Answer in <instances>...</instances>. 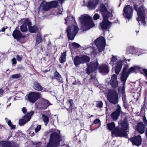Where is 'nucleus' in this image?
Wrapping results in <instances>:
<instances>
[{
	"label": "nucleus",
	"instance_id": "obj_49",
	"mask_svg": "<svg viewBox=\"0 0 147 147\" xmlns=\"http://www.w3.org/2000/svg\"><path fill=\"white\" fill-rule=\"evenodd\" d=\"M143 120L144 124L145 125V126H146L147 125V120L145 115H144Z\"/></svg>",
	"mask_w": 147,
	"mask_h": 147
},
{
	"label": "nucleus",
	"instance_id": "obj_3",
	"mask_svg": "<svg viewBox=\"0 0 147 147\" xmlns=\"http://www.w3.org/2000/svg\"><path fill=\"white\" fill-rule=\"evenodd\" d=\"M79 20L82 24V27L86 30L95 26L91 18L88 15H82L79 18Z\"/></svg>",
	"mask_w": 147,
	"mask_h": 147
},
{
	"label": "nucleus",
	"instance_id": "obj_31",
	"mask_svg": "<svg viewBox=\"0 0 147 147\" xmlns=\"http://www.w3.org/2000/svg\"><path fill=\"white\" fill-rule=\"evenodd\" d=\"M31 129H34L35 131L37 132L40 130L41 128V126L40 125H38L35 124V123H34L31 125Z\"/></svg>",
	"mask_w": 147,
	"mask_h": 147
},
{
	"label": "nucleus",
	"instance_id": "obj_46",
	"mask_svg": "<svg viewBox=\"0 0 147 147\" xmlns=\"http://www.w3.org/2000/svg\"><path fill=\"white\" fill-rule=\"evenodd\" d=\"M100 18V15L97 13H96L94 14L93 16V19L94 20H97Z\"/></svg>",
	"mask_w": 147,
	"mask_h": 147
},
{
	"label": "nucleus",
	"instance_id": "obj_7",
	"mask_svg": "<svg viewBox=\"0 0 147 147\" xmlns=\"http://www.w3.org/2000/svg\"><path fill=\"white\" fill-rule=\"evenodd\" d=\"M107 98L111 103L116 104L118 102V96L115 90H110L107 94Z\"/></svg>",
	"mask_w": 147,
	"mask_h": 147
},
{
	"label": "nucleus",
	"instance_id": "obj_41",
	"mask_svg": "<svg viewBox=\"0 0 147 147\" xmlns=\"http://www.w3.org/2000/svg\"><path fill=\"white\" fill-rule=\"evenodd\" d=\"M50 3L51 4V7H53L52 8H55L58 4L57 2L56 1H54Z\"/></svg>",
	"mask_w": 147,
	"mask_h": 147
},
{
	"label": "nucleus",
	"instance_id": "obj_13",
	"mask_svg": "<svg viewBox=\"0 0 147 147\" xmlns=\"http://www.w3.org/2000/svg\"><path fill=\"white\" fill-rule=\"evenodd\" d=\"M41 96V94L39 93L32 92L28 95V100L31 102L34 103Z\"/></svg>",
	"mask_w": 147,
	"mask_h": 147
},
{
	"label": "nucleus",
	"instance_id": "obj_22",
	"mask_svg": "<svg viewBox=\"0 0 147 147\" xmlns=\"http://www.w3.org/2000/svg\"><path fill=\"white\" fill-rule=\"evenodd\" d=\"M0 144L3 147H15L13 142L1 141H0Z\"/></svg>",
	"mask_w": 147,
	"mask_h": 147
},
{
	"label": "nucleus",
	"instance_id": "obj_18",
	"mask_svg": "<svg viewBox=\"0 0 147 147\" xmlns=\"http://www.w3.org/2000/svg\"><path fill=\"white\" fill-rule=\"evenodd\" d=\"M117 60V58L113 55L112 56V57L111 59V61L110 63L113 66H114L116 63H117L116 66H115L113 67H115V72L116 74H118L119 72V65L118 63V61H116Z\"/></svg>",
	"mask_w": 147,
	"mask_h": 147
},
{
	"label": "nucleus",
	"instance_id": "obj_57",
	"mask_svg": "<svg viewBox=\"0 0 147 147\" xmlns=\"http://www.w3.org/2000/svg\"><path fill=\"white\" fill-rule=\"evenodd\" d=\"M147 106V103L145 101L144 102V104L143 105V107H144L145 108H146V107Z\"/></svg>",
	"mask_w": 147,
	"mask_h": 147
},
{
	"label": "nucleus",
	"instance_id": "obj_45",
	"mask_svg": "<svg viewBox=\"0 0 147 147\" xmlns=\"http://www.w3.org/2000/svg\"><path fill=\"white\" fill-rule=\"evenodd\" d=\"M20 76V75L19 74H17L13 75L12 76V77L13 79H17Z\"/></svg>",
	"mask_w": 147,
	"mask_h": 147
},
{
	"label": "nucleus",
	"instance_id": "obj_6",
	"mask_svg": "<svg viewBox=\"0 0 147 147\" xmlns=\"http://www.w3.org/2000/svg\"><path fill=\"white\" fill-rule=\"evenodd\" d=\"M78 30V28L76 25L69 26L66 31L69 39L73 40Z\"/></svg>",
	"mask_w": 147,
	"mask_h": 147
},
{
	"label": "nucleus",
	"instance_id": "obj_16",
	"mask_svg": "<svg viewBox=\"0 0 147 147\" xmlns=\"http://www.w3.org/2000/svg\"><path fill=\"white\" fill-rule=\"evenodd\" d=\"M33 113V112L31 111L27 115L24 116L22 119L20 120L19 121V124L22 125L26 123L27 122L29 121L30 120Z\"/></svg>",
	"mask_w": 147,
	"mask_h": 147
},
{
	"label": "nucleus",
	"instance_id": "obj_24",
	"mask_svg": "<svg viewBox=\"0 0 147 147\" xmlns=\"http://www.w3.org/2000/svg\"><path fill=\"white\" fill-rule=\"evenodd\" d=\"M119 115V108H118L117 110L113 112L111 115V116L114 121L116 120L118 118Z\"/></svg>",
	"mask_w": 147,
	"mask_h": 147
},
{
	"label": "nucleus",
	"instance_id": "obj_60",
	"mask_svg": "<svg viewBox=\"0 0 147 147\" xmlns=\"http://www.w3.org/2000/svg\"><path fill=\"white\" fill-rule=\"evenodd\" d=\"M30 134L31 136H33L34 135V133L33 132L31 131L30 133Z\"/></svg>",
	"mask_w": 147,
	"mask_h": 147
},
{
	"label": "nucleus",
	"instance_id": "obj_44",
	"mask_svg": "<svg viewBox=\"0 0 147 147\" xmlns=\"http://www.w3.org/2000/svg\"><path fill=\"white\" fill-rule=\"evenodd\" d=\"M72 45L75 49H77L79 48L80 46L79 44L76 42H73L72 43Z\"/></svg>",
	"mask_w": 147,
	"mask_h": 147
},
{
	"label": "nucleus",
	"instance_id": "obj_38",
	"mask_svg": "<svg viewBox=\"0 0 147 147\" xmlns=\"http://www.w3.org/2000/svg\"><path fill=\"white\" fill-rule=\"evenodd\" d=\"M107 128L110 130H112L115 127V125L114 122L108 124L107 125Z\"/></svg>",
	"mask_w": 147,
	"mask_h": 147
},
{
	"label": "nucleus",
	"instance_id": "obj_40",
	"mask_svg": "<svg viewBox=\"0 0 147 147\" xmlns=\"http://www.w3.org/2000/svg\"><path fill=\"white\" fill-rule=\"evenodd\" d=\"M54 78L55 79L57 80H59L61 78V77L60 74L57 71H56L54 73Z\"/></svg>",
	"mask_w": 147,
	"mask_h": 147
},
{
	"label": "nucleus",
	"instance_id": "obj_35",
	"mask_svg": "<svg viewBox=\"0 0 147 147\" xmlns=\"http://www.w3.org/2000/svg\"><path fill=\"white\" fill-rule=\"evenodd\" d=\"M41 118L44 121L45 125H47L49 121V117L45 115H42Z\"/></svg>",
	"mask_w": 147,
	"mask_h": 147
},
{
	"label": "nucleus",
	"instance_id": "obj_1",
	"mask_svg": "<svg viewBox=\"0 0 147 147\" xmlns=\"http://www.w3.org/2000/svg\"><path fill=\"white\" fill-rule=\"evenodd\" d=\"M123 65L124 67L121 71V76L120 77V80L122 83L120 85V97L121 95L123 106L125 109L128 110L129 108V106L126 98L125 92V83L126 80L129 75L131 73H135L136 74L140 72V73L142 74L143 69L142 68L138 66H134L130 67L127 71L129 68V65L127 63L126 59H125L123 60L120 59V71Z\"/></svg>",
	"mask_w": 147,
	"mask_h": 147
},
{
	"label": "nucleus",
	"instance_id": "obj_8",
	"mask_svg": "<svg viewBox=\"0 0 147 147\" xmlns=\"http://www.w3.org/2000/svg\"><path fill=\"white\" fill-rule=\"evenodd\" d=\"M90 58L88 56L84 55L76 56L74 59L75 65L77 66L78 65L87 62L89 61Z\"/></svg>",
	"mask_w": 147,
	"mask_h": 147
},
{
	"label": "nucleus",
	"instance_id": "obj_15",
	"mask_svg": "<svg viewBox=\"0 0 147 147\" xmlns=\"http://www.w3.org/2000/svg\"><path fill=\"white\" fill-rule=\"evenodd\" d=\"M130 140L132 143L133 145L138 146L141 144L142 141L141 136L140 135L137 136H134L130 138Z\"/></svg>",
	"mask_w": 147,
	"mask_h": 147
},
{
	"label": "nucleus",
	"instance_id": "obj_29",
	"mask_svg": "<svg viewBox=\"0 0 147 147\" xmlns=\"http://www.w3.org/2000/svg\"><path fill=\"white\" fill-rule=\"evenodd\" d=\"M33 88L37 91H41L43 89V88L40 85L39 83L35 82L33 84Z\"/></svg>",
	"mask_w": 147,
	"mask_h": 147
},
{
	"label": "nucleus",
	"instance_id": "obj_43",
	"mask_svg": "<svg viewBox=\"0 0 147 147\" xmlns=\"http://www.w3.org/2000/svg\"><path fill=\"white\" fill-rule=\"evenodd\" d=\"M7 124L9 126H10L12 129H14L15 127V125H13L11 121L10 120L8 121L7 122Z\"/></svg>",
	"mask_w": 147,
	"mask_h": 147
},
{
	"label": "nucleus",
	"instance_id": "obj_48",
	"mask_svg": "<svg viewBox=\"0 0 147 147\" xmlns=\"http://www.w3.org/2000/svg\"><path fill=\"white\" fill-rule=\"evenodd\" d=\"M73 84L80 85L82 84V83L81 82L78 80H76L75 82H74Z\"/></svg>",
	"mask_w": 147,
	"mask_h": 147
},
{
	"label": "nucleus",
	"instance_id": "obj_19",
	"mask_svg": "<svg viewBox=\"0 0 147 147\" xmlns=\"http://www.w3.org/2000/svg\"><path fill=\"white\" fill-rule=\"evenodd\" d=\"M98 0H90L88 2L87 7L90 10L95 9L98 3Z\"/></svg>",
	"mask_w": 147,
	"mask_h": 147
},
{
	"label": "nucleus",
	"instance_id": "obj_42",
	"mask_svg": "<svg viewBox=\"0 0 147 147\" xmlns=\"http://www.w3.org/2000/svg\"><path fill=\"white\" fill-rule=\"evenodd\" d=\"M103 103L101 101L96 102V107L98 108H101L102 107Z\"/></svg>",
	"mask_w": 147,
	"mask_h": 147
},
{
	"label": "nucleus",
	"instance_id": "obj_64",
	"mask_svg": "<svg viewBox=\"0 0 147 147\" xmlns=\"http://www.w3.org/2000/svg\"><path fill=\"white\" fill-rule=\"evenodd\" d=\"M11 98V97H10L8 99V100H10V99Z\"/></svg>",
	"mask_w": 147,
	"mask_h": 147
},
{
	"label": "nucleus",
	"instance_id": "obj_61",
	"mask_svg": "<svg viewBox=\"0 0 147 147\" xmlns=\"http://www.w3.org/2000/svg\"><path fill=\"white\" fill-rule=\"evenodd\" d=\"M58 0L61 2V4H62L63 2H64L65 0Z\"/></svg>",
	"mask_w": 147,
	"mask_h": 147
},
{
	"label": "nucleus",
	"instance_id": "obj_9",
	"mask_svg": "<svg viewBox=\"0 0 147 147\" xmlns=\"http://www.w3.org/2000/svg\"><path fill=\"white\" fill-rule=\"evenodd\" d=\"M95 43L100 52L104 51L105 49V41L103 37H101L95 41Z\"/></svg>",
	"mask_w": 147,
	"mask_h": 147
},
{
	"label": "nucleus",
	"instance_id": "obj_34",
	"mask_svg": "<svg viewBox=\"0 0 147 147\" xmlns=\"http://www.w3.org/2000/svg\"><path fill=\"white\" fill-rule=\"evenodd\" d=\"M136 49L134 47L130 46L127 49V52L129 54H133L136 53Z\"/></svg>",
	"mask_w": 147,
	"mask_h": 147
},
{
	"label": "nucleus",
	"instance_id": "obj_33",
	"mask_svg": "<svg viewBox=\"0 0 147 147\" xmlns=\"http://www.w3.org/2000/svg\"><path fill=\"white\" fill-rule=\"evenodd\" d=\"M66 52H64L62 54L60 58L59 59L60 62L61 63H63L66 60Z\"/></svg>",
	"mask_w": 147,
	"mask_h": 147
},
{
	"label": "nucleus",
	"instance_id": "obj_11",
	"mask_svg": "<svg viewBox=\"0 0 147 147\" xmlns=\"http://www.w3.org/2000/svg\"><path fill=\"white\" fill-rule=\"evenodd\" d=\"M110 17L103 18L102 22L100 23V26L103 31L105 32L107 30H109L110 27L112 24V23L110 22L108 18Z\"/></svg>",
	"mask_w": 147,
	"mask_h": 147
},
{
	"label": "nucleus",
	"instance_id": "obj_62",
	"mask_svg": "<svg viewBox=\"0 0 147 147\" xmlns=\"http://www.w3.org/2000/svg\"><path fill=\"white\" fill-rule=\"evenodd\" d=\"M146 138H147V128L146 132Z\"/></svg>",
	"mask_w": 147,
	"mask_h": 147
},
{
	"label": "nucleus",
	"instance_id": "obj_4",
	"mask_svg": "<svg viewBox=\"0 0 147 147\" xmlns=\"http://www.w3.org/2000/svg\"><path fill=\"white\" fill-rule=\"evenodd\" d=\"M62 140L61 136L56 132L53 133L50 137V140L46 147H56L58 146Z\"/></svg>",
	"mask_w": 147,
	"mask_h": 147
},
{
	"label": "nucleus",
	"instance_id": "obj_63",
	"mask_svg": "<svg viewBox=\"0 0 147 147\" xmlns=\"http://www.w3.org/2000/svg\"><path fill=\"white\" fill-rule=\"evenodd\" d=\"M48 71V70H45V72H47Z\"/></svg>",
	"mask_w": 147,
	"mask_h": 147
},
{
	"label": "nucleus",
	"instance_id": "obj_10",
	"mask_svg": "<svg viewBox=\"0 0 147 147\" xmlns=\"http://www.w3.org/2000/svg\"><path fill=\"white\" fill-rule=\"evenodd\" d=\"M87 65L88 67L86 73L88 74L96 70L98 66V64L97 60L88 63Z\"/></svg>",
	"mask_w": 147,
	"mask_h": 147
},
{
	"label": "nucleus",
	"instance_id": "obj_20",
	"mask_svg": "<svg viewBox=\"0 0 147 147\" xmlns=\"http://www.w3.org/2000/svg\"><path fill=\"white\" fill-rule=\"evenodd\" d=\"M111 84L112 87L114 88H117L118 85V82L117 80V76L114 74L112 76L111 80Z\"/></svg>",
	"mask_w": 147,
	"mask_h": 147
},
{
	"label": "nucleus",
	"instance_id": "obj_50",
	"mask_svg": "<svg viewBox=\"0 0 147 147\" xmlns=\"http://www.w3.org/2000/svg\"><path fill=\"white\" fill-rule=\"evenodd\" d=\"M143 71L144 72L145 75L147 78V69L145 68L143 69ZM146 83L147 84V82H146Z\"/></svg>",
	"mask_w": 147,
	"mask_h": 147
},
{
	"label": "nucleus",
	"instance_id": "obj_27",
	"mask_svg": "<svg viewBox=\"0 0 147 147\" xmlns=\"http://www.w3.org/2000/svg\"><path fill=\"white\" fill-rule=\"evenodd\" d=\"M28 22L30 21L28 19L26 20L24 24L20 27V29L22 32H25L27 31V26H28V24L26 23V22Z\"/></svg>",
	"mask_w": 147,
	"mask_h": 147
},
{
	"label": "nucleus",
	"instance_id": "obj_56",
	"mask_svg": "<svg viewBox=\"0 0 147 147\" xmlns=\"http://www.w3.org/2000/svg\"><path fill=\"white\" fill-rule=\"evenodd\" d=\"M7 27H3L2 28L1 30H0V32L1 31L3 32H4L5 31V30L6 28H7Z\"/></svg>",
	"mask_w": 147,
	"mask_h": 147
},
{
	"label": "nucleus",
	"instance_id": "obj_52",
	"mask_svg": "<svg viewBox=\"0 0 147 147\" xmlns=\"http://www.w3.org/2000/svg\"><path fill=\"white\" fill-rule=\"evenodd\" d=\"M100 122V120L98 119H96L94 122V124H96Z\"/></svg>",
	"mask_w": 147,
	"mask_h": 147
},
{
	"label": "nucleus",
	"instance_id": "obj_2",
	"mask_svg": "<svg viewBox=\"0 0 147 147\" xmlns=\"http://www.w3.org/2000/svg\"><path fill=\"white\" fill-rule=\"evenodd\" d=\"M121 108L120 107V114L123 120L120 123V137L127 138V130L129 129V124L127 120V117L125 115L126 113L121 111Z\"/></svg>",
	"mask_w": 147,
	"mask_h": 147
},
{
	"label": "nucleus",
	"instance_id": "obj_47",
	"mask_svg": "<svg viewBox=\"0 0 147 147\" xmlns=\"http://www.w3.org/2000/svg\"><path fill=\"white\" fill-rule=\"evenodd\" d=\"M68 101L69 102V103L70 105L69 106V108H70L71 107H73V100L72 99H69L68 100Z\"/></svg>",
	"mask_w": 147,
	"mask_h": 147
},
{
	"label": "nucleus",
	"instance_id": "obj_55",
	"mask_svg": "<svg viewBox=\"0 0 147 147\" xmlns=\"http://www.w3.org/2000/svg\"><path fill=\"white\" fill-rule=\"evenodd\" d=\"M146 108H144V107H142L141 108V110L140 111V113H143V112H144L145 109Z\"/></svg>",
	"mask_w": 147,
	"mask_h": 147
},
{
	"label": "nucleus",
	"instance_id": "obj_23",
	"mask_svg": "<svg viewBox=\"0 0 147 147\" xmlns=\"http://www.w3.org/2000/svg\"><path fill=\"white\" fill-rule=\"evenodd\" d=\"M145 125L142 122H141L138 123L136 126V129L141 134H142L144 131Z\"/></svg>",
	"mask_w": 147,
	"mask_h": 147
},
{
	"label": "nucleus",
	"instance_id": "obj_21",
	"mask_svg": "<svg viewBox=\"0 0 147 147\" xmlns=\"http://www.w3.org/2000/svg\"><path fill=\"white\" fill-rule=\"evenodd\" d=\"M12 35L15 38L17 39H20L22 38H24L25 37V35H22L20 31L17 30H14Z\"/></svg>",
	"mask_w": 147,
	"mask_h": 147
},
{
	"label": "nucleus",
	"instance_id": "obj_26",
	"mask_svg": "<svg viewBox=\"0 0 147 147\" xmlns=\"http://www.w3.org/2000/svg\"><path fill=\"white\" fill-rule=\"evenodd\" d=\"M28 24V29L29 32L33 33L36 32L38 30L37 27L35 26H31V22H26Z\"/></svg>",
	"mask_w": 147,
	"mask_h": 147
},
{
	"label": "nucleus",
	"instance_id": "obj_59",
	"mask_svg": "<svg viewBox=\"0 0 147 147\" xmlns=\"http://www.w3.org/2000/svg\"><path fill=\"white\" fill-rule=\"evenodd\" d=\"M3 90L2 89H0V96H1L3 93Z\"/></svg>",
	"mask_w": 147,
	"mask_h": 147
},
{
	"label": "nucleus",
	"instance_id": "obj_53",
	"mask_svg": "<svg viewBox=\"0 0 147 147\" xmlns=\"http://www.w3.org/2000/svg\"><path fill=\"white\" fill-rule=\"evenodd\" d=\"M22 112L24 113H25L27 111V109L26 107H23L22 109Z\"/></svg>",
	"mask_w": 147,
	"mask_h": 147
},
{
	"label": "nucleus",
	"instance_id": "obj_36",
	"mask_svg": "<svg viewBox=\"0 0 147 147\" xmlns=\"http://www.w3.org/2000/svg\"><path fill=\"white\" fill-rule=\"evenodd\" d=\"M100 71L102 73H107L108 72L107 67L106 66H102L100 67Z\"/></svg>",
	"mask_w": 147,
	"mask_h": 147
},
{
	"label": "nucleus",
	"instance_id": "obj_30",
	"mask_svg": "<svg viewBox=\"0 0 147 147\" xmlns=\"http://www.w3.org/2000/svg\"><path fill=\"white\" fill-rule=\"evenodd\" d=\"M62 13L61 9H57V10L55 8H52L51 9V13L52 15L57 16L59 14H61Z\"/></svg>",
	"mask_w": 147,
	"mask_h": 147
},
{
	"label": "nucleus",
	"instance_id": "obj_54",
	"mask_svg": "<svg viewBox=\"0 0 147 147\" xmlns=\"http://www.w3.org/2000/svg\"><path fill=\"white\" fill-rule=\"evenodd\" d=\"M12 61L13 64H16V59L14 58L12 59Z\"/></svg>",
	"mask_w": 147,
	"mask_h": 147
},
{
	"label": "nucleus",
	"instance_id": "obj_14",
	"mask_svg": "<svg viewBox=\"0 0 147 147\" xmlns=\"http://www.w3.org/2000/svg\"><path fill=\"white\" fill-rule=\"evenodd\" d=\"M98 9L102 14L103 18L113 16L112 14L108 11L105 6L103 5H101L98 8Z\"/></svg>",
	"mask_w": 147,
	"mask_h": 147
},
{
	"label": "nucleus",
	"instance_id": "obj_28",
	"mask_svg": "<svg viewBox=\"0 0 147 147\" xmlns=\"http://www.w3.org/2000/svg\"><path fill=\"white\" fill-rule=\"evenodd\" d=\"M41 6L43 7L44 10L47 11L51 7V4L49 2H47L45 4V2H43L40 5Z\"/></svg>",
	"mask_w": 147,
	"mask_h": 147
},
{
	"label": "nucleus",
	"instance_id": "obj_51",
	"mask_svg": "<svg viewBox=\"0 0 147 147\" xmlns=\"http://www.w3.org/2000/svg\"><path fill=\"white\" fill-rule=\"evenodd\" d=\"M17 59L18 61H21L22 59V57L20 56L19 55H18L16 56Z\"/></svg>",
	"mask_w": 147,
	"mask_h": 147
},
{
	"label": "nucleus",
	"instance_id": "obj_5",
	"mask_svg": "<svg viewBox=\"0 0 147 147\" xmlns=\"http://www.w3.org/2000/svg\"><path fill=\"white\" fill-rule=\"evenodd\" d=\"M134 9L137 12L138 18L137 19L138 21H142V22H145V8L143 6H141L139 8L136 3L134 5Z\"/></svg>",
	"mask_w": 147,
	"mask_h": 147
},
{
	"label": "nucleus",
	"instance_id": "obj_39",
	"mask_svg": "<svg viewBox=\"0 0 147 147\" xmlns=\"http://www.w3.org/2000/svg\"><path fill=\"white\" fill-rule=\"evenodd\" d=\"M112 134L117 137L119 136V129H115L112 132Z\"/></svg>",
	"mask_w": 147,
	"mask_h": 147
},
{
	"label": "nucleus",
	"instance_id": "obj_25",
	"mask_svg": "<svg viewBox=\"0 0 147 147\" xmlns=\"http://www.w3.org/2000/svg\"><path fill=\"white\" fill-rule=\"evenodd\" d=\"M51 104L47 100L43 99L42 101L41 107L43 109H46Z\"/></svg>",
	"mask_w": 147,
	"mask_h": 147
},
{
	"label": "nucleus",
	"instance_id": "obj_32",
	"mask_svg": "<svg viewBox=\"0 0 147 147\" xmlns=\"http://www.w3.org/2000/svg\"><path fill=\"white\" fill-rule=\"evenodd\" d=\"M66 21L65 24H67L68 23H71L72 22L75 21L74 17L72 16H68L67 18H65Z\"/></svg>",
	"mask_w": 147,
	"mask_h": 147
},
{
	"label": "nucleus",
	"instance_id": "obj_58",
	"mask_svg": "<svg viewBox=\"0 0 147 147\" xmlns=\"http://www.w3.org/2000/svg\"><path fill=\"white\" fill-rule=\"evenodd\" d=\"M145 100H146V99H147V90L145 92Z\"/></svg>",
	"mask_w": 147,
	"mask_h": 147
},
{
	"label": "nucleus",
	"instance_id": "obj_37",
	"mask_svg": "<svg viewBox=\"0 0 147 147\" xmlns=\"http://www.w3.org/2000/svg\"><path fill=\"white\" fill-rule=\"evenodd\" d=\"M41 34L40 33L38 32L37 34L36 39V44H39L41 41L42 38L41 37Z\"/></svg>",
	"mask_w": 147,
	"mask_h": 147
},
{
	"label": "nucleus",
	"instance_id": "obj_12",
	"mask_svg": "<svg viewBox=\"0 0 147 147\" xmlns=\"http://www.w3.org/2000/svg\"><path fill=\"white\" fill-rule=\"evenodd\" d=\"M123 16L125 18L128 20L131 19L133 14V9L130 5H127L125 7L123 10Z\"/></svg>",
	"mask_w": 147,
	"mask_h": 147
},
{
	"label": "nucleus",
	"instance_id": "obj_17",
	"mask_svg": "<svg viewBox=\"0 0 147 147\" xmlns=\"http://www.w3.org/2000/svg\"><path fill=\"white\" fill-rule=\"evenodd\" d=\"M133 97L134 98V100H131L130 102H133L134 101L136 102L138 99L139 97L140 96V90H138L136 89L133 88L131 91Z\"/></svg>",
	"mask_w": 147,
	"mask_h": 147
}]
</instances>
